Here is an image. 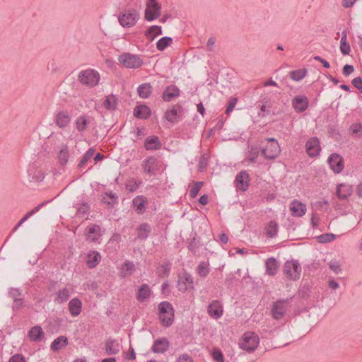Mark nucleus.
Here are the masks:
<instances>
[{"mask_svg":"<svg viewBox=\"0 0 362 362\" xmlns=\"http://www.w3.org/2000/svg\"><path fill=\"white\" fill-rule=\"evenodd\" d=\"M139 19V11L134 8L124 9L118 15V22L124 28L134 27Z\"/></svg>","mask_w":362,"mask_h":362,"instance_id":"1","label":"nucleus"},{"mask_svg":"<svg viewBox=\"0 0 362 362\" xmlns=\"http://www.w3.org/2000/svg\"><path fill=\"white\" fill-rule=\"evenodd\" d=\"M117 60L118 64L126 69H139L144 64L141 57L129 52H124L119 55Z\"/></svg>","mask_w":362,"mask_h":362,"instance_id":"2","label":"nucleus"},{"mask_svg":"<svg viewBox=\"0 0 362 362\" xmlns=\"http://www.w3.org/2000/svg\"><path fill=\"white\" fill-rule=\"evenodd\" d=\"M78 80L81 84L93 88L99 83L100 74L95 69H88L79 72Z\"/></svg>","mask_w":362,"mask_h":362,"instance_id":"3","label":"nucleus"},{"mask_svg":"<svg viewBox=\"0 0 362 362\" xmlns=\"http://www.w3.org/2000/svg\"><path fill=\"white\" fill-rule=\"evenodd\" d=\"M158 315L163 325L170 326L174 320V309L173 305L167 302H161L158 305Z\"/></svg>","mask_w":362,"mask_h":362,"instance_id":"4","label":"nucleus"},{"mask_svg":"<svg viewBox=\"0 0 362 362\" xmlns=\"http://www.w3.org/2000/svg\"><path fill=\"white\" fill-rule=\"evenodd\" d=\"M259 344V337L254 332H247L243 334L238 344L241 349L252 352L257 349Z\"/></svg>","mask_w":362,"mask_h":362,"instance_id":"5","label":"nucleus"},{"mask_svg":"<svg viewBox=\"0 0 362 362\" xmlns=\"http://www.w3.org/2000/svg\"><path fill=\"white\" fill-rule=\"evenodd\" d=\"M161 15V4L158 0H146L144 18L147 21H153Z\"/></svg>","mask_w":362,"mask_h":362,"instance_id":"6","label":"nucleus"},{"mask_svg":"<svg viewBox=\"0 0 362 362\" xmlns=\"http://www.w3.org/2000/svg\"><path fill=\"white\" fill-rule=\"evenodd\" d=\"M177 287L179 291L182 293L194 290V279L192 276L186 272L178 275Z\"/></svg>","mask_w":362,"mask_h":362,"instance_id":"7","label":"nucleus"},{"mask_svg":"<svg viewBox=\"0 0 362 362\" xmlns=\"http://www.w3.org/2000/svg\"><path fill=\"white\" fill-rule=\"evenodd\" d=\"M262 153L267 159L276 158L281 153V148L278 141L274 139H267Z\"/></svg>","mask_w":362,"mask_h":362,"instance_id":"8","label":"nucleus"},{"mask_svg":"<svg viewBox=\"0 0 362 362\" xmlns=\"http://www.w3.org/2000/svg\"><path fill=\"white\" fill-rule=\"evenodd\" d=\"M284 272L288 279L297 280L300 276L301 267L296 261H287L284 266Z\"/></svg>","mask_w":362,"mask_h":362,"instance_id":"9","label":"nucleus"},{"mask_svg":"<svg viewBox=\"0 0 362 362\" xmlns=\"http://www.w3.org/2000/svg\"><path fill=\"white\" fill-rule=\"evenodd\" d=\"M100 253L95 250H89L83 255V261L88 269L95 268L101 262Z\"/></svg>","mask_w":362,"mask_h":362,"instance_id":"10","label":"nucleus"},{"mask_svg":"<svg viewBox=\"0 0 362 362\" xmlns=\"http://www.w3.org/2000/svg\"><path fill=\"white\" fill-rule=\"evenodd\" d=\"M144 171L148 175H156L160 170L161 164L153 157H148L145 159L141 164Z\"/></svg>","mask_w":362,"mask_h":362,"instance_id":"11","label":"nucleus"},{"mask_svg":"<svg viewBox=\"0 0 362 362\" xmlns=\"http://www.w3.org/2000/svg\"><path fill=\"white\" fill-rule=\"evenodd\" d=\"M207 313L215 320L221 317L223 314V307L221 303L217 300H212L207 308Z\"/></svg>","mask_w":362,"mask_h":362,"instance_id":"12","label":"nucleus"},{"mask_svg":"<svg viewBox=\"0 0 362 362\" xmlns=\"http://www.w3.org/2000/svg\"><path fill=\"white\" fill-rule=\"evenodd\" d=\"M288 308V302L286 300H279L275 302L272 308V317L276 320L281 319Z\"/></svg>","mask_w":362,"mask_h":362,"instance_id":"13","label":"nucleus"},{"mask_svg":"<svg viewBox=\"0 0 362 362\" xmlns=\"http://www.w3.org/2000/svg\"><path fill=\"white\" fill-rule=\"evenodd\" d=\"M307 154L310 157H316L319 155L321 150L319 140L317 138L310 139L305 144Z\"/></svg>","mask_w":362,"mask_h":362,"instance_id":"14","label":"nucleus"},{"mask_svg":"<svg viewBox=\"0 0 362 362\" xmlns=\"http://www.w3.org/2000/svg\"><path fill=\"white\" fill-rule=\"evenodd\" d=\"M289 210L292 216L301 217L305 214L307 208L305 204L295 199L291 202L289 205Z\"/></svg>","mask_w":362,"mask_h":362,"instance_id":"15","label":"nucleus"},{"mask_svg":"<svg viewBox=\"0 0 362 362\" xmlns=\"http://www.w3.org/2000/svg\"><path fill=\"white\" fill-rule=\"evenodd\" d=\"M308 99L305 95H296L292 100V106L296 112H303L308 107Z\"/></svg>","mask_w":362,"mask_h":362,"instance_id":"16","label":"nucleus"},{"mask_svg":"<svg viewBox=\"0 0 362 362\" xmlns=\"http://www.w3.org/2000/svg\"><path fill=\"white\" fill-rule=\"evenodd\" d=\"M353 193V187L348 183H341L337 185L336 196L340 200L348 199Z\"/></svg>","mask_w":362,"mask_h":362,"instance_id":"17","label":"nucleus"},{"mask_svg":"<svg viewBox=\"0 0 362 362\" xmlns=\"http://www.w3.org/2000/svg\"><path fill=\"white\" fill-rule=\"evenodd\" d=\"M101 235V229L99 226L90 225L86 229V236L90 242H98Z\"/></svg>","mask_w":362,"mask_h":362,"instance_id":"18","label":"nucleus"},{"mask_svg":"<svg viewBox=\"0 0 362 362\" xmlns=\"http://www.w3.org/2000/svg\"><path fill=\"white\" fill-rule=\"evenodd\" d=\"M328 163L330 168L335 173H339L344 168L343 160L337 154H332L328 158Z\"/></svg>","mask_w":362,"mask_h":362,"instance_id":"19","label":"nucleus"},{"mask_svg":"<svg viewBox=\"0 0 362 362\" xmlns=\"http://www.w3.org/2000/svg\"><path fill=\"white\" fill-rule=\"evenodd\" d=\"M71 122V116L67 111H59L55 115V123L59 128L67 127Z\"/></svg>","mask_w":362,"mask_h":362,"instance_id":"20","label":"nucleus"},{"mask_svg":"<svg viewBox=\"0 0 362 362\" xmlns=\"http://www.w3.org/2000/svg\"><path fill=\"white\" fill-rule=\"evenodd\" d=\"M236 187L241 191H245L250 182L249 175L245 172H240L236 177Z\"/></svg>","mask_w":362,"mask_h":362,"instance_id":"21","label":"nucleus"},{"mask_svg":"<svg viewBox=\"0 0 362 362\" xmlns=\"http://www.w3.org/2000/svg\"><path fill=\"white\" fill-rule=\"evenodd\" d=\"M68 308L72 317H77L81 313L82 302L78 298H74L69 302Z\"/></svg>","mask_w":362,"mask_h":362,"instance_id":"22","label":"nucleus"},{"mask_svg":"<svg viewBox=\"0 0 362 362\" xmlns=\"http://www.w3.org/2000/svg\"><path fill=\"white\" fill-rule=\"evenodd\" d=\"M152 294V291L148 285L142 284L139 288L136 294V299L141 303L148 300Z\"/></svg>","mask_w":362,"mask_h":362,"instance_id":"23","label":"nucleus"},{"mask_svg":"<svg viewBox=\"0 0 362 362\" xmlns=\"http://www.w3.org/2000/svg\"><path fill=\"white\" fill-rule=\"evenodd\" d=\"M121 346L120 344L113 339L107 341L105 345V352L108 355H115L120 351Z\"/></svg>","mask_w":362,"mask_h":362,"instance_id":"24","label":"nucleus"},{"mask_svg":"<svg viewBox=\"0 0 362 362\" xmlns=\"http://www.w3.org/2000/svg\"><path fill=\"white\" fill-rule=\"evenodd\" d=\"M211 272L209 262H201L196 268V274L202 279L207 277Z\"/></svg>","mask_w":362,"mask_h":362,"instance_id":"25","label":"nucleus"},{"mask_svg":"<svg viewBox=\"0 0 362 362\" xmlns=\"http://www.w3.org/2000/svg\"><path fill=\"white\" fill-rule=\"evenodd\" d=\"M44 337V332L41 327L35 326L28 332V337L33 341H40Z\"/></svg>","mask_w":362,"mask_h":362,"instance_id":"26","label":"nucleus"},{"mask_svg":"<svg viewBox=\"0 0 362 362\" xmlns=\"http://www.w3.org/2000/svg\"><path fill=\"white\" fill-rule=\"evenodd\" d=\"M266 273L269 276H274L279 270V264L276 259L270 257L265 262Z\"/></svg>","mask_w":362,"mask_h":362,"instance_id":"27","label":"nucleus"},{"mask_svg":"<svg viewBox=\"0 0 362 362\" xmlns=\"http://www.w3.org/2000/svg\"><path fill=\"white\" fill-rule=\"evenodd\" d=\"M162 34V28L159 25H152L145 32V36L150 41H153L158 35Z\"/></svg>","mask_w":362,"mask_h":362,"instance_id":"28","label":"nucleus"},{"mask_svg":"<svg viewBox=\"0 0 362 362\" xmlns=\"http://www.w3.org/2000/svg\"><path fill=\"white\" fill-rule=\"evenodd\" d=\"M160 143L157 136H149L146 139L145 148L147 150H156L160 148Z\"/></svg>","mask_w":362,"mask_h":362,"instance_id":"29","label":"nucleus"},{"mask_svg":"<svg viewBox=\"0 0 362 362\" xmlns=\"http://www.w3.org/2000/svg\"><path fill=\"white\" fill-rule=\"evenodd\" d=\"M151 110L144 105H139L134 109V114L136 117L146 119L150 115Z\"/></svg>","mask_w":362,"mask_h":362,"instance_id":"30","label":"nucleus"},{"mask_svg":"<svg viewBox=\"0 0 362 362\" xmlns=\"http://www.w3.org/2000/svg\"><path fill=\"white\" fill-rule=\"evenodd\" d=\"M168 341L165 339L156 340L153 346V351L155 353H163L167 350Z\"/></svg>","mask_w":362,"mask_h":362,"instance_id":"31","label":"nucleus"},{"mask_svg":"<svg viewBox=\"0 0 362 362\" xmlns=\"http://www.w3.org/2000/svg\"><path fill=\"white\" fill-rule=\"evenodd\" d=\"M179 95V90L177 87L172 86L166 88L163 94V98L166 101H170L173 98Z\"/></svg>","mask_w":362,"mask_h":362,"instance_id":"32","label":"nucleus"},{"mask_svg":"<svg viewBox=\"0 0 362 362\" xmlns=\"http://www.w3.org/2000/svg\"><path fill=\"white\" fill-rule=\"evenodd\" d=\"M146 202V198L142 196H138L133 200V204L138 213H142L144 211Z\"/></svg>","mask_w":362,"mask_h":362,"instance_id":"33","label":"nucleus"},{"mask_svg":"<svg viewBox=\"0 0 362 362\" xmlns=\"http://www.w3.org/2000/svg\"><path fill=\"white\" fill-rule=\"evenodd\" d=\"M68 344V339L66 337L62 336L57 338L52 343L51 349L54 351H58L65 347Z\"/></svg>","mask_w":362,"mask_h":362,"instance_id":"34","label":"nucleus"},{"mask_svg":"<svg viewBox=\"0 0 362 362\" xmlns=\"http://www.w3.org/2000/svg\"><path fill=\"white\" fill-rule=\"evenodd\" d=\"M152 88L149 83H144L138 88V93L142 98H148L151 93Z\"/></svg>","mask_w":362,"mask_h":362,"instance_id":"35","label":"nucleus"},{"mask_svg":"<svg viewBox=\"0 0 362 362\" xmlns=\"http://www.w3.org/2000/svg\"><path fill=\"white\" fill-rule=\"evenodd\" d=\"M70 297V291L69 289L64 288L59 290L57 293L55 300L59 303H62L66 301Z\"/></svg>","mask_w":362,"mask_h":362,"instance_id":"36","label":"nucleus"},{"mask_svg":"<svg viewBox=\"0 0 362 362\" xmlns=\"http://www.w3.org/2000/svg\"><path fill=\"white\" fill-rule=\"evenodd\" d=\"M173 43V39L170 37H163L160 38L156 43V48L163 51Z\"/></svg>","mask_w":362,"mask_h":362,"instance_id":"37","label":"nucleus"},{"mask_svg":"<svg viewBox=\"0 0 362 362\" xmlns=\"http://www.w3.org/2000/svg\"><path fill=\"white\" fill-rule=\"evenodd\" d=\"M329 267L335 274H339L341 272L342 262L340 260L332 259L329 262Z\"/></svg>","mask_w":362,"mask_h":362,"instance_id":"38","label":"nucleus"},{"mask_svg":"<svg viewBox=\"0 0 362 362\" xmlns=\"http://www.w3.org/2000/svg\"><path fill=\"white\" fill-rule=\"evenodd\" d=\"M307 71L305 69H298L290 72V77L292 80L298 81L302 80L306 75Z\"/></svg>","mask_w":362,"mask_h":362,"instance_id":"39","label":"nucleus"},{"mask_svg":"<svg viewBox=\"0 0 362 362\" xmlns=\"http://www.w3.org/2000/svg\"><path fill=\"white\" fill-rule=\"evenodd\" d=\"M104 106L107 110H114L117 106V99L114 95H108L104 100Z\"/></svg>","mask_w":362,"mask_h":362,"instance_id":"40","label":"nucleus"},{"mask_svg":"<svg viewBox=\"0 0 362 362\" xmlns=\"http://www.w3.org/2000/svg\"><path fill=\"white\" fill-rule=\"evenodd\" d=\"M337 235L333 233H325L317 237V242L320 243H327L334 240Z\"/></svg>","mask_w":362,"mask_h":362,"instance_id":"41","label":"nucleus"},{"mask_svg":"<svg viewBox=\"0 0 362 362\" xmlns=\"http://www.w3.org/2000/svg\"><path fill=\"white\" fill-rule=\"evenodd\" d=\"M277 229H278V225H277L276 222L272 221L269 222V223L267 224V226L266 227V233L269 236L273 237L276 234Z\"/></svg>","mask_w":362,"mask_h":362,"instance_id":"42","label":"nucleus"},{"mask_svg":"<svg viewBox=\"0 0 362 362\" xmlns=\"http://www.w3.org/2000/svg\"><path fill=\"white\" fill-rule=\"evenodd\" d=\"M211 356L215 362H225L223 353L220 349L217 348H214L212 349Z\"/></svg>","mask_w":362,"mask_h":362,"instance_id":"43","label":"nucleus"},{"mask_svg":"<svg viewBox=\"0 0 362 362\" xmlns=\"http://www.w3.org/2000/svg\"><path fill=\"white\" fill-rule=\"evenodd\" d=\"M103 201L110 206H113L117 202V197L112 192H106L103 197Z\"/></svg>","mask_w":362,"mask_h":362,"instance_id":"44","label":"nucleus"},{"mask_svg":"<svg viewBox=\"0 0 362 362\" xmlns=\"http://www.w3.org/2000/svg\"><path fill=\"white\" fill-rule=\"evenodd\" d=\"M134 271V264L131 262H125L121 268L122 275L124 276L130 275Z\"/></svg>","mask_w":362,"mask_h":362,"instance_id":"45","label":"nucleus"},{"mask_svg":"<svg viewBox=\"0 0 362 362\" xmlns=\"http://www.w3.org/2000/svg\"><path fill=\"white\" fill-rule=\"evenodd\" d=\"M69 157V153L66 147H64L63 149H62L58 155L59 160L63 165L67 163Z\"/></svg>","mask_w":362,"mask_h":362,"instance_id":"46","label":"nucleus"},{"mask_svg":"<svg viewBox=\"0 0 362 362\" xmlns=\"http://www.w3.org/2000/svg\"><path fill=\"white\" fill-rule=\"evenodd\" d=\"M317 209L322 211H327L329 209V204L327 199H322L315 203Z\"/></svg>","mask_w":362,"mask_h":362,"instance_id":"47","label":"nucleus"},{"mask_svg":"<svg viewBox=\"0 0 362 362\" xmlns=\"http://www.w3.org/2000/svg\"><path fill=\"white\" fill-rule=\"evenodd\" d=\"M88 124V119L85 117H80L76 121V126L78 131H83Z\"/></svg>","mask_w":362,"mask_h":362,"instance_id":"48","label":"nucleus"},{"mask_svg":"<svg viewBox=\"0 0 362 362\" xmlns=\"http://www.w3.org/2000/svg\"><path fill=\"white\" fill-rule=\"evenodd\" d=\"M150 231V226L146 223H144L140 226L138 234L140 238H145L148 236Z\"/></svg>","mask_w":362,"mask_h":362,"instance_id":"49","label":"nucleus"},{"mask_svg":"<svg viewBox=\"0 0 362 362\" xmlns=\"http://www.w3.org/2000/svg\"><path fill=\"white\" fill-rule=\"evenodd\" d=\"M202 186H203L202 182H194L191 190H190V192H189L190 197L192 198H194L198 194V193Z\"/></svg>","mask_w":362,"mask_h":362,"instance_id":"50","label":"nucleus"},{"mask_svg":"<svg viewBox=\"0 0 362 362\" xmlns=\"http://www.w3.org/2000/svg\"><path fill=\"white\" fill-rule=\"evenodd\" d=\"M177 115V110L175 107H173L166 112L165 118L168 121L174 122L176 120Z\"/></svg>","mask_w":362,"mask_h":362,"instance_id":"51","label":"nucleus"},{"mask_svg":"<svg viewBox=\"0 0 362 362\" xmlns=\"http://www.w3.org/2000/svg\"><path fill=\"white\" fill-rule=\"evenodd\" d=\"M350 131L353 135L357 136H362V124H354L350 127Z\"/></svg>","mask_w":362,"mask_h":362,"instance_id":"52","label":"nucleus"},{"mask_svg":"<svg viewBox=\"0 0 362 362\" xmlns=\"http://www.w3.org/2000/svg\"><path fill=\"white\" fill-rule=\"evenodd\" d=\"M94 152V149H89L81 160L79 166H83L84 164H86L93 156Z\"/></svg>","mask_w":362,"mask_h":362,"instance_id":"53","label":"nucleus"},{"mask_svg":"<svg viewBox=\"0 0 362 362\" xmlns=\"http://www.w3.org/2000/svg\"><path fill=\"white\" fill-rule=\"evenodd\" d=\"M236 103H237V98H233L230 100V102L228 105V107L226 110V115H229L233 111V110L234 109V107L236 105Z\"/></svg>","mask_w":362,"mask_h":362,"instance_id":"54","label":"nucleus"},{"mask_svg":"<svg viewBox=\"0 0 362 362\" xmlns=\"http://www.w3.org/2000/svg\"><path fill=\"white\" fill-rule=\"evenodd\" d=\"M8 362H25V360L23 356L15 354L9 359Z\"/></svg>","mask_w":362,"mask_h":362,"instance_id":"55","label":"nucleus"},{"mask_svg":"<svg viewBox=\"0 0 362 362\" xmlns=\"http://www.w3.org/2000/svg\"><path fill=\"white\" fill-rule=\"evenodd\" d=\"M340 50L344 54H349L351 52L349 44H340Z\"/></svg>","mask_w":362,"mask_h":362,"instance_id":"56","label":"nucleus"},{"mask_svg":"<svg viewBox=\"0 0 362 362\" xmlns=\"http://www.w3.org/2000/svg\"><path fill=\"white\" fill-rule=\"evenodd\" d=\"M352 84L358 90H362V78L356 77L352 80Z\"/></svg>","mask_w":362,"mask_h":362,"instance_id":"57","label":"nucleus"},{"mask_svg":"<svg viewBox=\"0 0 362 362\" xmlns=\"http://www.w3.org/2000/svg\"><path fill=\"white\" fill-rule=\"evenodd\" d=\"M354 71V68L353 66L351 65H345L343 68V74L345 75V76H349L350 75L351 73H353Z\"/></svg>","mask_w":362,"mask_h":362,"instance_id":"58","label":"nucleus"},{"mask_svg":"<svg viewBox=\"0 0 362 362\" xmlns=\"http://www.w3.org/2000/svg\"><path fill=\"white\" fill-rule=\"evenodd\" d=\"M233 250H233L229 252L230 256H234L235 254L245 255L247 253L243 248H235Z\"/></svg>","mask_w":362,"mask_h":362,"instance_id":"59","label":"nucleus"},{"mask_svg":"<svg viewBox=\"0 0 362 362\" xmlns=\"http://www.w3.org/2000/svg\"><path fill=\"white\" fill-rule=\"evenodd\" d=\"M356 1L357 0H342V6L346 8H351Z\"/></svg>","mask_w":362,"mask_h":362,"instance_id":"60","label":"nucleus"},{"mask_svg":"<svg viewBox=\"0 0 362 362\" xmlns=\"http://www.w3.org/2000/svg\"><path fill=\"white\" fill-rule=\"evenodd\" d=\"M319 223H320V218L318 217V216L315 214H313L312 218H311V224L313 225V226H314V227L318 226Z\"/></svg>","mask_w":362,"mask_h":362,"instance_id":"61","label":"nucleus"},{"mask_svg":"<svg viewBox=\"0 0 362 362\" xmlns=\"http://www.w3.org/2000/svg\"><path fill=\"white\" fill-rule=\"evenodd\" d=\"M136 358L135 352L133 348L130 347L129 353L125 355V358L127 360H134Z\"/></svg>","mask_w":362,"mask_h":362,"instance_id":"62","label":"nucleus"},{"mask_svg":"<svg viewBox=\"0 0 362 362\" xmlns=\"http://www.w3.org/2000/svg\"><path fill=\"white\" fill-rule=\"evenodd\" d=\"M314 59L316 60V61L320 62V63H322L323 66L327 68V69L329 68V66H330V65H329L328 62H327L326 60H325L324 59H322V57H320L319 56L314 57Z\"/></svg>","mask_w":362,"mask_h":362,"instance_id":"63","label":"nucleus"},{"mask_svg":"<svg viewBox=\"0 0 362 362\" xmlns=\"http://www.w3.org/2000/svg\"><path fill=\"white\" fill-rule=\"evenodd\" d=\"M177 362H192V360L189 356L183 354L177 358Z\"/></svg>","mask_w":362,"mask_h":362,"instance_id":"64","label":"nucleus"}]
</instances>
